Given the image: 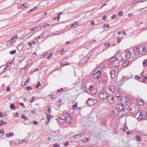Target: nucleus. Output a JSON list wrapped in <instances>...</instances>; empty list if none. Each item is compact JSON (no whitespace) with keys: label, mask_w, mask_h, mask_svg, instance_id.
Segmentation results:
<instances>
[{"label":"nucleus","mask_w":147,"mask_h":147,"mask_svg":"<svg viewBox=\"0 0 147 147\" xmlns=\"http://www.w3.org/2000/svg\"><path fill=\"white\" fill-rule=\"evenodd\" d=\"M133 50L134 54L136 55H137L138 54L140 55H143L146 54V51L144 45H142L138 46H136L134 47Z\"/></svg>","instance_id":"obj_1"},{"label":"nucleus","mask_w":147,"mask_h":147,"mask_svg":"<svg viewBox=\"0 0 147 147\" xmlns=\"http://www.w3.org/2000/svg\"><path fill=\"white\" fill-rule=\"evenodd\" d=\"M129 108L130 113L133 114H137L139 111L138 105L134 103H131L129 105Z\"/></svg>","instance_id":"obj_2"},{"label":"nucleus","mask_w":147,"mask_h":147,"mask_svg":"<svg viewBox=\"0 0 147 147\" xmlns=\"http://www.w3.org/2000/svg\"><path fill=\"white\" fill-rule=\"evenodd\" d=\"M61 117L69 124H70L72 123L71 118L68 111L66 110L64 111L61 115Z\"/></svg>","instance_id":"obj_3"},{"label":"nucleus","mask_w":147,"mask_h":147,"mask_svg":"<svg viewBox=\"0 0 147 147\" xmlns=\"http://www.w3.org/2000/svg\"><path fill=\"white\" fill-rule=\"evenodd\" d=\"M119 63V61L116 57H113L110 59V62H108V65H113L117 63Z\"/></svg>","instance_id":"obj_4"},{"label":"nucleus","mask_w":147,"mask_h":147,"mask_svg":"<svg viewBox=\"0 0 147 147\" xmlns=\"http://www.w3.org/2000/svg\"><path fill=\"white\" fill-rule=\"evenodd\" d=\"M109 94L105 91H101L99 94V97L101 99H106Z\"/></svg>","instance_id":"obj_5"},{"label":"nucleus","mask_w":147,"mask_h":147,"mask_svg":"<svg viewBox=\"0 0 147 147\" xmlns=\"http://www.w3.org/2000/svg\"><path fill=\"white\" fill-rule=\"evenodd\" d=\"M124 104V106L123 107L122 111L123 112V115H125L130 111V110H129V105H127V104L126 103Z\"/></svg>","instance_id":"obj_6"},{"label":"nucleus","mask_w":147,"mask_h":147,"mask_svg":"<svg viewBox=\"0 0 147 147\" xmlns=\"http://www.w3.org/2000/svg\"><path fill=\"white\" fill-rule=\"evenodd\" d=\"M93 78L95 79H98L101 76V71H97L96 72L94 73L93 74Z\"/></svg>","instance_id":"obj_7"},{"label":"nucleus","mask_w":147,"mask_h":147,"mask_svg":"<svg viewBox=\"0 0 147 147\" xmlns=\"http://www.w3.org/2000/svg\"><path fill=\"white\" fill-rule=\"evenodd\" d=\"M132 54V53L130 52V50L128 49H127L125 52V56L127 59L129 58Z\"/></svg>","instance_id":"obj_8"},{"label":"nucleus","mask_w":147,"mask_h":147,"mask_svg":"<svg viewBox=\"0 0 147 147\" xmlns=\"http://www.w3.org/2000/svg\"><path fill=\"white\" fill-rule=\"evenodd\" d=\"M106 99L108 102L111 104L114 102V98L113 96L109 95Z\"/></svg>","instance_id":"obj_9"},{"label":"nucleus","mask_w":147,"mask_h":147,"mask_svg":"<svg viewBox=\"0 0 147 147\" xmlns=\"http://www.w3.org/2000/svg\"><path fill=\"white\" fill-rule=\"evenodd\" d=\"M94 99H93L92 98H88V100L86 102L88 105L92 106L96 104V102H94Z\"/></svg>","instance_id":"obj_10"},{"label":"nucleus","mask_w":147,"mask_h":147,"mask_svg":"<svg viewBox=\"0 0 147 147\" xmlns=\"http://www.w3.org/2000/svg\"><path fill=\"white\" fill-rule=\"evenodd\" d=\"M121 62H122V66L126 67L129 66L130 64H129V62L127 60L124 61V60H123V59H121Z\"/></svg>","instance_id":"obj_11"},{"label":"nucleus","mask_w":147,"mask_h":147,"mask_svg":"<svg viewBox=\"0 0 147 147\" xmlns=\"http://www.w3.org/2000/svg\"><path fill=\"white\" fill-rule=\"evenodd\" d=\"M147 114L145 112H141L140 113L139 117L141 119H145L147 118Z\"/></svg>","instance_id":"obj_12"},{"label":"nucleus","mask_w":147,"mask_h":147,"mask_svg":"<svg viewBox=\"0 0 147 147\" xmlns=\"http://www.w3.org/2000/svg\"><path fill=\"white\" fill-rule=\"evenodd\" d=\"M123 107V105L122 104L120 105H119V104H117L116 106L117 110L119 111L120 112H122Z\"/></svg>","instance_id":"obj_13"},{"label":"nucleus","mask_w":147,"mask_h":147,"mask_svg":"<svg viewBox=\"0 0 147 147\" xmlns=\"http://www.w3.org/2000/svg\"><path fill=\"white\" fill-rule=\"evenodd\" d=\"M94 88V86L92 85H90V86L89 88V90L90 92V94L91 95H93L94 94V93L93 92V91Z\"/></svg>","instance_id":"obj_14"},{"label":"nucleus","mask_w":147,"mask_h":147,"mask_svg":"<svg viewBox=\"0 0 147 147\" xmlns=\"http://www.w3.org/2000/svg\"><path fill=\"white\" fill-rule=\"evenodd\" d=\"M20 8L23 9H26L27 8L29 7V5L27 3H24L23 4L20 5L19 6Z\"/></svg>","instance_id":"obj_15"},{"label":"nucleus","mask_w":147,"mask_h":147,"mask_svg":"<svg viewBox=\"0 0 147 147\" xmlns=\"http://www.w3.org/2000/svg\"><path fill=\"white\" fill-rule=\"evenodd\" d=\"M110 74L111 77L112 78H113L115 77V69L111 70L110 71Z\"/></svg>","instance_id":"obj_16"},{"label":"nucleus","mask_w":147,"mask_h":147,"mask_svg":"<svg viewBox=\"0 0 147 147\" xmlns=\"http://www.w3.org/2000/svg\"><path fill=\"white\" fill-rule=\"evenodd\" d=\"M57 121L60 124H62L64 122V121L65 120L63 118H61L60 117L57 118Z\"/></svg>","instance_id":"obj_17"},{"label":"nucleus","mask_w":147,"mask_h":147,"mask_svg":"<svg viewBox=\"0 0 147 147\" xmlns=\"http://www.w3.org/2000/svg\"><path fill=\"white\" fill-rule=\"evenodd\" d=\"M109 90L111 92H113L115 90V87L114 85L110 86L109 87Z\"/></svg>","instance_id":"obj_18"},{"label":"nucleus","mask_w":147,"mask_h":147,"mask_svg":"<svg viewBox=\"0 0 147 147\" xmlns=\"http://www.w3.org/2000/svg\"><path fill=\"white\" fill-rule=\"evenodd\" d=\"M69 63L68 62L66 61L62 62L60 63V66L61 67L65 65H68Z\"/></svg>","instance_id":"obj_19"},{"label":"nucleus","mask_w":147,"mask_h":147,"mask_svg":"<svg viewBox=\"0 0 147 147\" xmlns=\"http://www.w3.org/2000/svg\"><path fill=\"white\" fill-rule=\"evenodd\" d=\"M119 63H118V64L116 63L115 64L113 65V67L117 71H119Z\"/></svg>","instance_id":"obj_20"},{"label":"nucleus","mask_w":147,"mask_h":147,"mask_svg":"<svg viewBox=\"0 0 147 147\" xmlns=\"http://www.w3.org/2000/svg\"><path fill=\"white\" fill-rule=\"evenodd\" d=\"M128 129V127L126 125H125L123 126V127L121 129L124 132L125 131Z\"/></svg>","instance_id":"obj_21"},{"label":"nucleus","mask_w":147,"mask_h":147,"mask_svg":"<svg viewBox=\"0 0 147 147\" xmlns=\"http://www.w3.org/2000/svg\"><path fill=\"white\" fill-rule=\"evenodd\" d=\"M23 48V46L22 44H20L18 45L17 48L19 51H21Z\"/></svg>","instance_id":"obj_22"},{"label":"nucleus","mask_w":147,"mask_h":147,"mask_svg":"<svg viewBox=\"0 0 147 147\" xmlns=\"http://www.w3.org/2000/svg\"><path fill=\"white\" fill-rule=\"evenodd\" d=\"M135 138L136 140L138 142H141L142 140L141 137L139 135H137L135 136Z\"/></svg>","instance_id":"obj_23"},{"label":"nucleus","mask_w":147,"mask_h":147,"mask_svg":"<svg viewBox=\"0 0 147 147\" xmlns=\"http://www.w3.org/2000/svg\"><path fill=\"white\" fill-rule=\"evenodd\" d=\"M102 68L100 66H97L96 67V69L94 70V72H96L97 71H100L101 69Z\"/></svg>","instance_id":"obj_24"},{"label":"nucleus","mask_w":147,"mask_h":147,"mask_svg":"<svg viewBox=\"0 0 147 147\" xmlns=\"http://www.w3.org/2000/svg\"><path fill=\"white\" fill-rule=\"evenodd\" d=\"M46 114L47 115V120L50 121L51 118L53 117V116L50 115H48L47 113H46Z\"/></svg>","instance_id":"obj_25"},{"label":"nucleus","mask_w":147,"mask_h":147,"mask_svg":"<svg viewBox=\"0 0 147 147\" xmlns=\"http://www.w3.org/2000/svg\"><path fill=\"white\" fill-rule=\"evenodd\" d=\"M37 9V7H35L32 9H30L29 11H28L27 12H28V13H31V12H32L34 11L36 9Z\"/></svg>","instance_id":"obj_26"},{"label":"nucleus","mask_w":147,"mask_h":147,"mask_svg":"<svg viewBox=\"0 0 147 147\" xmlns=\"http://www.w3.org/2000/svg\"><path fill=\"white\" fill-rule=\"evenodd\" d=\"M14 135L13 133V132H11L9 133L6 134V136L7 137H9L10 136H13Z\"/></svg>","instance_id":"obj_27"},{"label":"nucleus","mask_w":147,"mask_h":147,"mask_svg":"<svg viewBox=\"0 0 147 147\" xmlns=\"http://www.w3.org/2000/svg\"><path fill=\"white\" fill-rule=\"evenodd\" d=\"M79 23L78 22H75L74 23V24H72L71 25V27H76V25H78Z\"/></svg>","instance_id":"obj_28"},{"label":"nucleus","mask_w":147,"mask_h":147,"mask_svg":"<svg viewBox=\"0 0 147 147\" xmlns=\"http://www.w3.org/2000/svg\"><path fill=\"white\" fill-rule=\"evenodd\" d=\"M124 82L123 79L120 80L118 82V84L120 86H121Z\"/></svg>","instance_id":"obj_29"},{"label":"nucleus","mask_w":147,"mask_h":147,"mask_svg":"<svg viewBox=\"0 0 147 147\" xmlns=\"http://www.w3.org/2000/svg\"><path fill=\"white\" fill-rule=\"evenodd\" d=\"M10 108L11 109H13V110H15L16 108L15 106L12 103L11 104V105H10Z\"/></svg>","instance_id":"obj_30"},{"label":"nucleus","mask_w":147,"mask_h":147,"mask_svg":"<svg viewBox=\"0 0 147 147\" xmlns=\"http://www.w3.org/2000/svg\"><path fill=\"white\" fill-rule=\"evenodd\" d=\"M9 143L11 145H13L16 144V142L15 141H10Z\"/></svg>","instance_id":"obj_31"},{"label":"nucleus","mask_w":147,"mask_h":147,"mask_svg":"<svg viewBox=\"0 0 147 147\" xmlns=\"http://www.w3.org/2000/svg\"><path fill=\"white\" fill-rule=\"evenodd\" d=\"M147 62V60H146V59H144L143 60V66L144 67H145V66H146V65H147V63H146V62Z\"/></svg>","instance_id":"obj_32"},{"label":"nucleus","mask_w":147,"mask_h":147,"mask_svg":"<svg viewBox=\"0 0 147 147\" xmlns=\"http://www.w3.org/2000/svg\"><path fill=\"white\" fill-rule=\"evenodd\" d=\"M17 38V35H16L14 36H13L12 38L11 39V40L9 41V42H11L14 39Z\"/></svg>","instance_id":"obj_33"},{"label":"nucleus","mask_w":147,"mask_h":147,"mask_svg":"<svg viewBox=\"0 0 147 147\" xmlns=\"http://www.w3.org/2000/svg\"><path fill=\"white\" fill-rule=\"evenodd\" d=\"M138 100L139 101H140V102H139L140 103H139V104L140 105L142 106L144 105V102L143 101L141 100V99H140V100H141L140 101V100L139 99Z\"/></svg>","instance_id":"obj_34"},{"label":"nucleus","mask_w":147,"mask_h":147,"mask_svg":"<svg viewBox=\"0 0 147 147\" xmlns=\"http://www.w3.org/2000/svg\"><path fill=\"white\" fill-rule=\"evenodd\" d=\"M16 53V50H13L10 51L9 52V53L11 55H13Z\"/></svg>","instance_id":"obj_35"},{"label":"nucleus","mask_w":147,"mask_h":147,"mask_svg":"<svg viewBox=\"0 0 147 147\" xmlns=\"http://www.w3.org/2000/svg\"><path fill=\"white\" fill-rule=\"evenodd\" d=\"M21 117L22 118L24 119L25 120H27L28 119L27 117L25 116L24 115H22Z\"/></svg>","instance_id":"obj_36"},{"label":"nucleus","mask_w":147,"mask_h":147,"mask_svg":"<svg viewBox=\"0 0 147 147\" xmlns=\"http://www.w3.org/2000/svg\"><path fill=\"white\" fill-rule=\"evenodd\" d=\"M81 137V136L80 134H78L76 135V136H73V137H74V139H75L76 138H80Z\"/></svg>","instance_id":"obj_37"},{"label":"nucleus","mask_w":147,"mask_h":147,"mask_svg":"<svg viewBox=\"0 0 147 147\" xmlns=\"http://www.w3.org/2000/svg\"><path fill=\"white\" fill-rule=\"evenodd\" d=\"M135 79L136 80H138L139 81H141L140 80L141 79V77L140 76H135Z\"/></svg>","instance_id":"obj_38"},{"label":"nucleus","mask_w":147,"mask_h":147,"mask_svg":"<svg viewBox=\"0 0 147 147\" xmlns=\"http://www.w3.org/2000/svg\"><path fill=\"white\" fill-rule=\"evenodd\" d=\"M15 3V4H18L22 3L20 0H16Z\"/></svg>","instance_id":"obj_39"},{"label":"nucleus","mask_w":147,"mask_h":147,"mask_svg":"<svg viewBox=\"0 0 147 147\" xmlns=\"http://www.w3.org/2000/svg\"><path fill=\"white\" fill-rule=\"evenodd\" d=\"M53 55V53H51L49 56L47 57V59H50L52 56Z\"/></svg>","instance_id":"obj_40"},{"label":"nucleus","mask_w":147,"mask_h":147,"mask_svg":"<svg viewBox=\"0 0 147 147\" xmlns=\"http://www.w3.org/2000/svg\"><path fill=\"white\" fill-rule=\"evenodd\" d=\"M53 147H59L60 145L59 144H58L57 143H55L53 144Z\"/></svg>","instance_id":"obj_41"},{"label":"nucleus","mask_w":147,"mask_h":147,"mask_svg":"<svg viewBox=\"0 0 147 147\" xmlns=\"http://www.w3.org/2000/svg\"><path fill=\"white\" fill-rule=\"evenodd\" d=\"M35 97L33 96L32 97L31 99L30 100V102L31 103L34 100Z\"/></svg>","instance_id":"obj_42"},{"label":"nucleus","mask_w":147,"mask_h":147,"mask_svg":"<svg viewBox=\"0 0 147 147\" xmlns=\"http://www.w3.org/2000/svg\"><path fill=\"white\" fill-rule=\"evenodd\" d=\"M77 104H76L74 105H73L72 106V108L73 109H76L77 107Z\"/></svg>","instance_id":"obj_43"},{"label":"nucleus","mask_w":147,"mask_h":147,"mask_svg":"<svg viewBox=\"0 0 147 147\" xmlns=\"http://www.w3.org/2000/svg\"><path fill=\"white\" fill-rule=\"evenodd\" d=\"M63 90V88H61L60 89H58L57 90V92H62Z\"/></svg>","instance_id":"obj_44"},{"label":"nucleus","mask_w":147,"mask_h":147,"mask_svg":"<svg viewBox=\"0 0 147 147\" xmlns=\"http://www.w3.org/2000/svg\"><path fill=\"white\" fill-rule=\"evenodd\" d=\"M103 27L104 28L107 27V28H109L110 27V26L109 24H105L103 25Z\"/></svg>","instance_id":"obj_45"},{"label":"nucleus","mask_w":147,"mask_h":147,"mask_svg":"<svg viewBox=\"0 0 147 147\" xmlns=\"http://www.w3.org/2000/svg\"><path fill=\"white\" fill-rule=\"evenodd\" d=\"M123 14V11H121L118 13V15H119L120 16H122Z\"/></svg>","instance_id":"obj_46"},{"label":"nucleus","mask_w":147,"mask_h":147,"mask_svg":"<svg viewBox=\"0 0 147 147\" xmlns=\"http://www.w3.org/2000/svg\"><path fill=\"white\" fill-rule=\"evenodd\" d=\"M41 86V84L40 83L38 82V84L36 85V87L37 88H38L39 86Z\"/></svg>","instance_id":"obj_47"},{"label":"nucleus","mask_w":147,"mask_h":147,"mask_svg":"<svg viewBox=\"0 0 147 147\" xmlns=\"http://www.w3.org/2000/svg\"><path fill=\"white\" fill-rule=\"evenodd\" d=\"M4 122L3 120H0V126H1L3 125Z\"/></svg>","instance_id":"obj_48"},{"label":"nucleus","mask_w":147,"mask_h":147,"mask_svg":"<svg viewBox=\"0 0 147 147\" xmlns=\"http://www.w3.org/2000/svg\"><path fill=\"white\" fill-rule=\"evenodd\" d=\"M145 8H142L141 9V12H144L146 11L147 10V9H145Z\"/></svg>","instance_id":"obj_49"},{"label":"nucleus","mask_w":147,"mask_h":147,"mask_svg":"<svg viewBox=\"0 0 147 147\" xmlns=\"http://www.w3.org/2000/svg\"><path fill=\"white\" fill-rule=\"evenodd\" d=\"M26 88L27 90L29 91L30 90H31L32 89V88L30 86H27L26 87Z\"/></svg>","instance_id":"obj_50"},{"label":"nucleus","mask_w":147,"mask_h":147,"mask_svg":"<svg viewBox=\"0 0 147 147\" xmlns=\"http://www.w3.org/2000/svg\"><path fill=\"white\" fill-rule=\"evenodd\" d=\"M105 46L106 47L107 46L108 47H110V46H111L110 44L109 43H108H108H107L105 44Z\"/></svg>","instance_id":"obj_51"},{"label":"nucleus","mask_w":147,"mask_h":147,"mask_svg":"<svg viewBox=\"0 0 147 147\" xmlns=\"http://www.w3.org/2000/svg\"><path fill=\"white\" fill-rule=\"evenodd\" d=\"M107 18V16H106V15H104L103 16L102 18V19L103 20V21H105V19H106Z\"/></svg>","instance_id":"obj_52"},{"label":"nucleus","mask_w":147,"mask_h":147,"mask_svg":"<svg viewBox=\"0 0 147 147\" xmlns=\"http://www.w3.org/2000/svg\"><path fill=\"white\" fill-rule=\"evenodd\" d=\"M20 106H22L23 108H25V106L24 105L23 103L20 102Z\"/></svg>","instance_id":"obj_53"},{"label":"nucleus","mask_w":147,"mask_h":147,"mask_svg":"<svg viewBox=\"0 0 147 147\" xmlns=\"http://www.w3.org/2000/svg\"><path fill=\"white\" fill-rule=\"evenodd\" d=\"M117 42L119 43L121 41L120 37H117Z\"/></svg>","instance_id":"obj_54"},{"label":"nucleus","mask_w":147,"mask_h":147,"mask_svg":"<svg viewBox=\"0 0 147 147\" xmlns=\"http://www.w3.org/2000/svg\"><path fill=\"white\" fill-rule=\"evenodd\" d=\"M29 80V79H27L25 81V82L24 83V86H26L27 84V82H29V81L28 80Z\"/></svg>","instance_id":"obj_55"},{"label":"nucleus","mask_w":147,"mask_h":147,"mask_svg":"<svg viewBox=\"0 0 147 147\" xmlns=\"http://www.w3.org/2000/svg\"><path fill=\"white\" fill-rule=\"evenodd\" d=\"M131 78L130 77V78H124L123 79V81H124V82L126 81H127V80L128 79H130V78Z\"/></svg>","instance_id":"obj_56"},{"label":"nucleus","mask_w":147,"mask_h":147,"mask_svg":"<svg viewBox=\"0 0 147 147\" xmlns=\"http://www.w3.org/2000/svg\"><path fill=\"white\" fill-rule=\"evenodd\" d=\"M64 53V51L62 49H61L60 51V53L61 54H63Z\"/></svg>","instance_id":"obj_57"},{"label":"nucleus","mask_w":147,"mask_h":147,"mask_svg":"<svg viewBox=\"0 0 147 147\" xmlns=\"http://www.w3.org/2000/svg\"><path fill=\"white\" fill-rule=\"evenodd\" d=\"M69 144V143L67 141L65 143H64V145L65 146H67Z\"/></svg>","instance_id":"obj_58"},{"label":"nucleus","mask_w":147,"mask_h":147,"mask_svg":"<svg viewBox=\"0 0 147 147\" xmlns=\"http://www.w3.org/2000/svg\"><path fill=\"white\" fill-rule=\"evenodd\" d=\"M5 133V131L4 130H2L0 129V134H3Z\"/></svg>","instance_id":"obj_59"},{"label":"nucleus","mask_w":147,"mask_h":147,"mask_svg":"<svg viewBox=\"0 0 147 147\" xmlns=\"http://www.w3.org/2000/svg\"><path fill=\"white\" fill-rule=\"evenodd\" d=\"M32 122L34 124H37L38 123V122L35 121H33Z\"/></svg>","instance_id":"obj_60"},{"label":"nucleus","mask_w":147,"mask_h":147,"mask_svg":"<svg viewBox=\"0 0 147 147\" xmlns=\"http://www.w3.org/2000/svg\"><path fill=\"white\" fill-rule=\"evenodd\" d=\"M116 17V15L115 14L113 15L111 17V18L112 19H113L115 18Z\"/></svg>","instance_id":"obj_61"},{"label":"nucleus","mask_w":147,"mask_h":147,"mask_svg":"<svg viewBox=\"0 0 147 147\" xmlns=\"http://www.w3.org/2000/svg\"><path fill=\"white\" fill-rule=\"evenodd\" d=\"M147 29V28H146V27H143V28H142V29H141V30H146Z\"/></svg>","instance_id":"obj_62"},{"label":"nucleus","mask_w":147,"mask_h":147,"mask_svg":"<svg viewBox=\"0 0 147 147\" xmlns=\"http://www.w3.org/2000/svg\"><path fill=\"white\" fill-rule=\"evenodd\" d=\"M39 70V69L38 68H36L34 69L33 71V72H34L36 71H38Z\"/></svg>","instance_id":"obj_63"},{"label":"nucleus","mask_w":147,"mask_h":147,"mask_svg":"<svg viewBox=\"0 0 147 147\" xmlns=\"http://www.w3.org/2000/svg\"><path fill=\"white\" fill-rule=\"evenodd\" d=\"M35 30V28H32L30 29V30L31 32H32Z\"/></svg>","instance_id":"obj_64"}]
</instances>
